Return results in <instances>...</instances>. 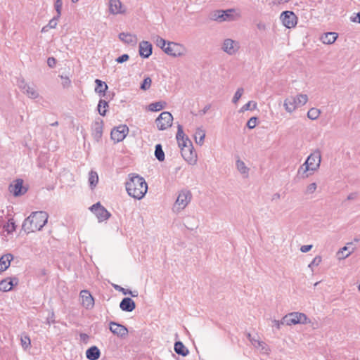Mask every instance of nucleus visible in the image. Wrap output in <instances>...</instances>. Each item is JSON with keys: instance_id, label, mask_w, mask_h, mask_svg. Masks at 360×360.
I'll return each instance as SVG.
<instances>
[{"instance_id": "1", "label": "nucleus", "mask_w": 360, "mask_h": 360, "mask_svg": "<svg viewBox=\"0 0 360 360\" xmlns=\"http://www.w3.org/2000/svg\"><path fill=\"white\" fill-rule=\"evenodd\" d=\"M126 190L130 196L141 200L148 191V185L143 177L133 175L126 183Z\"/></svg>"}, {"instance_id": "2", "label": "nucleus", "mask_w": 360, "mask_h": 360, "mask_svg": "<svg viewBox=\"0 0 360 360\" xmlns=\"http://www.w3.org/2000/svg\"><path fill=\"white\" fill-rule=\"evenodd\" d=\"M48 217L46 212H33L23 221L22 229L27 233L39 231L47 223Z\"/></svg>"}, {"instance_id": "3", "label": "nucleus", "mask_w": 360, "mask_h": 360, "mask_svg": "<svg viewBox=\"0 0 360 360\" xmlns=\"http://www.w3.org/2000/svg\"><path fill=\"white\" fill-rule=\"evenodd\" d=\"M183 158L190 165L195 164L197 154L188 136H176Z\"/></svg>"}, {"instance_id": "4", "label": "nucleus", "mask_w": 360, "mask_h": 360, "mask_svg": "<svg viewBox=\"0 0 360 360\" xmlns=\"http://www.w3.org/2000/svg\"><path fill=\"white\" fill-rule=\"evenodd\" d=\"M321 163V152L319 150H316L314 153H311L304 163L300 166L298 169V174L301 175L302 178H307L309 176V174H307V172L316 171L320 166Z\"/></svg>"}, {"instance_id": "5", "label": "nucleus", "mask_w": 360, "mask_h": 360, "mask_svg": "<svg viewBox=\"0 0 360 360\" xmlns=\"http://www.w3.org/2000/svg\"><path fill=\"white\" fill-rule=\"evenodd\" d=\"M308 101L307 94H298L295 96H290L284 100V108L288 112H292L296 109L304 105Z\"/></svg>"}, {"instance_id": "6", "label": "nucleus", "mask_w": 360, "mask_h": 360, "mask_svg": "<svg viewBox=\"0 0 360 360\" xmlns=\"http://www.w3.org/2000/svg\"><path fill=\"white\" fill-rule=\"evenodd\" d=\"M284 321H285V324L288 326L295 325V324H306L309 321L307 316L303 314L300 312H292L284 316Z\"/></svg>"}, {"instance_id": "7", "label": "nucleus", "mask_w": 360, "mask_h": 360, "mask_svg": "<svg viewBox=\"0 0 360 360\" xmlns=\"http://www.w3.org/2000/svg\"><path fill=\"white\" fill-rule=\"evenodd\" d=\"M191 200V193L189 191H181L177 197L173 210L179 212L184 210Z\"/></svg>"}, {"instance_id": "8", "label": "nucleus", "mask_w": 360, "mask_h": 360, "mask_svg": "<svg viewBox=\"0 0 360 360\" xmlns=\"http://www.w3.org/2000/svg\"><path fill=\"white\" fill-rule=\"evenodd\" d=\"M89 210L93 212L99 222L104 221L108 219L111 214L101 204L98 202L89 207Z\"/></svg>"}, {"instance_id": "9", "label": "nucleus", "mask_w": 360, "mask_h": 360, "mask_svg": "<svg viewBox=\"0 0 360 360\" xmlns=\"http://www.w3.org/2000/svg\"><path fill=\"white\" fill-rule=\"evenodd\" d=\"M173 117L169 112H162L155 120L156 126L160 130H165L172 124Z\"/></svg>"}, {"instance_id": "10", "label": "nucleus", "mask_w": 360, "mask_h": 360, "mask_svg": "<svg viewBox=\"0 0 360 360\" xmlns=\"http://www.w3.org/2000/svg\"><path fill=\"white\" fill-rule=\"evenodd\" d=\"M186 52V49L180 44L174 42H167V46L165 49V53L173 57H180Z\"/></svg>"}, {"instance_id": "11", "label": "nucleus", "mask_w": 360, "mask_h": 360, "mask_svg": "<svg viewBox=\"0 0 360 360\" xmlns=\"http://www.w3.org/2000/svg\"><path fill=\"white\" fill-rule=\"evenodd\" d=\"M280 19L283 25L288 29L294 28L297 24L298 18L292 11H283L280 15Z\"/></svg>"}, {"instance_id": "12", "label": "nucleus", "mask_w": 360, "mask_h": 360, "mask_svg": "<svg viewBox=\"0 0 360 360\" xmlns=\"http://www.w3.org/2000/svg\"><path fill=\"white\" fill-rule=\"evenodd\" d=\"M8 191L14 196L17 197L24 195L27 191V188L23 186V180L22 179H17L10 184Z\"/></svg>"}, {"instance_id": "13", "label": "nucleus", "mask_w": 360, "mask_h": 360, "mask_svg": "<svg viewBox=\"0 0 360 360\" xmlns=\"http://www.w3.org/2000/svg\"><path fill=\"white\" fill-rule=\"evenodd\" d=\"M238 17H240L239 13L233 9L217 11L213 15V19L221 21L234 20Z\"/></svg>"}, {"instance_id": "14", "label": "nucleus", "mask_w": 360, "mask_h": 360, "mask_svg": "<svg viewBox=\"0 0 360 360\" xmlns=\"http://www.w3.org/2000/svg\"><path fill=\"white\" fill-rule=\"evenodd\" d=\"M110 330L120 338H124L128 334V329L123 325L110 321L109 324Z\"/></svg>"}, {"instance_id": "15", "label": "nucleus", "mask_w": 360, "mask_h": 360, "mask_svg": "<svg viewBox=\"0 0 360 360\" xmlns=\"http://www.w3.org/2000/svg\"><path fill=\"white\" fill-rule=\"evenodd\" d=\"M80 297L83 306L86 309L94 307V300L89 290H83L80 292Z\"/></svg>"}, {"instance_id": "16", "label": "nucleus", "mask_w": 360, "mask_h": 360, "mask_svg": "<svg viewBox=\"0 0 360 360\" xmlns=\"http://www.w3.org/2000/svg\"><path fill=\"white\" fill-rule=\"evenodd\" d=\"M18 283L17 278H8L0 282V290L3 292H8L12 290L14 285Z\"/></svg>"}, {"instance_id": "17", "label": "nucleus", "mask_w": 360, "mask_h": 360, "mask_svg": "<svg viewBox=\"0 0 360 360\" xmlns=\"http://www.w3.org/2000/svg\"><path fill=\"white\" fill-rule=\"evenodd\" d=\"M109 10L112 14H120L124 13L125 8L120 0H110Z\"/></svg>"}, {"instance_id": "18", "label": "nucleus", "mask_w": 360, "mask_h": 360, "mask_svg": "<svg viewBox=\"0 0 360 360\" xmlns=\"http://www.w3.org/2000/svg\"><path fill=\"white\" fill-rule=\"evenodd\" d=\"M120 308L127 312H131L136 308L134 301L130 297H124L120 303Z\"/></svg>"}, {"instance_id": "19", "label": "nucleus", "mask_w": 360, "mask_h": 360, "mask_svg": "<svg viewBox=\"0 0 360 360\" xmlns=\"http://www.w3.org/2000/svg\"><path fill=\"white\" fill-rule=\"evenodd\" d=\"M139 53L144 58L149 57L152 53V45L148 41H141L139 44Z\"/></svg>"}, {"instance_id": "20", "label": "nucleus", "mask_w": 360, "mask_h": 360, "mask_svg": "<svg viewBox=\"0 0 360 360\" xmlns=\"http://www.w3.org/2000/svg\"><path fill=\"white\" fill-rule=\"evenodd\" d=\"M13 259L11 254H6L0 258V273L6 271L10 266L11 261Z\"/></svg>"}, {"instance_id": "21", "label": "nucleus", "mask_w": 360, "mask_h": 360, "mask_svg": "<svg viewBox=\"0 0 360 360\" xmlns=\"http://www.w3.org/2000/svg\"><path fill=\"white\" fill-rule=\"evenodd\" d=\"M120 40L126 44L135 46L137 43V37L136 35L129 33H121L119 36Z\"/></svg>"}, {"instance_id": "22", "label": "nucleus", "mask_w": 360, "mask_h": 360, "mask_svg": "<svg viewBox=\"0 0 360 360\" xmlns=\"http://www.w3.org/2000/svg\"><path fill=\"white\" fill-rule=\"evenodd\" d=\"M101 356V352L96 346H92L86 352V356L89 360H97Z\"/></svg>"}, {"instance_id": "23", "label": "nucleus", "mask_w": 360, "mask_h": 360, "mask_svg": "<svg viewBox=\"0 0 360 360\" xmlns=\"http://www.w3.org/2000/svg\"><path fill=\"white\" fill-rule=\"evenodd\" d=\"M238 44L231 39H226L224 43L223 49L224 51L229 54L234 53L238 49Z\"/></svg>"}, {"instance_id": "24", "label": "nucleus", "mask_w": 360, "mask_h": 360, "mask_svg": "<svg viewBox=\"0 0 360 360\" xmlns=\"http://www.w3.org/2000/svg\"><path fill=\"white\" fill-rule=\"evenodd\" d=\"M174 349L177 354L182 356H186L189 353L188 348L181 341L174 343Z\"/></svg>"}, {"instance_id": "25", "label": "nucleus", "mask_w": 360, "mask_h": 360, "mask_svg": "<svg viewBox=\"0 0 360 360\" xmlns=\"http://www.w3.org/2000/svg\"><path fill=\"white\" fill-rule=\"evenodd\" d=\"M236 167L238 171L243 175L244 178L248 177L250 169L246 167L245 162L240 158L236 160Z\"/></svg>"}, {"instance_id": "26", "label": "nucleus", "mask_w": 360, "mask_h": 360, "mask_svg": "<svg viewBox=\"0 0 360 360\" xmlns=\"http://www.w3.org/2000/svg\"><path fill=\"white\" fill-rule=\"evenodd\" d=\"M338 37L336 32H327L325 33L321 37V40L323 44H331L334 43Z\"/></svg>"}, {"instance_id": "27", "label": "nucleus", "mask_w": 360, "mask_h": 360, "mask_svg": "<svg viewBox=\"0 0 360 360\" xmlns=\"http://www.w3.org/2000/svg\"><path fill=\"white\" fill-rule=\"evenodd\" d=\"M251 344L263 353H267L269 351L268 345L264 342L260 341L255 338V339H251Z\"/></svg>"}, {"instance_id": "28", "label": "nucleus", "mask_w": 360, "mask_h": 360, "mask_svg": "<svg viewBox=\"0 0 360 360\" xmlns=\"http://www.w3.org/2000/svg\"><path fill=\"white\" fill-rule=\"evenodd\" d=\"M88 181L91 189H94L96 186L98 181V176L96 172L91 170L89 173Z\"/></svg>"}, {"instance_id": "29", "label": "nucleus", "mask_w": 360, "mask_h": 360, "mask_svg": "<svg viewBox=\"0 0 360 360\" xmlns=\"http://www.w3.org/2000/svg\"><path fill=\"white\" fill-rule=\"evenodd\" d=\"M129 133V128L125 124H121L116 128L112 129L110 135L123 134L126 135Z\"/></svg>"}, {"instance_id": "30", "label": "nucleus", "mask_w": 360, "mask_h": 360, "mask_svg": "<svg viewBox=\"0 0 360 360\" xmlns=\"http://www.w3.org/2000/svg\"><path fill=\"white\" fill-rule=\"evenodd\" d=\"M155 156L156 159L160 162H162L165 160V153L162 150V145L160 143H158L155 146Z\"/></svg>"}, {"instance_id": "31", "label": "nucleus", "mask_w": 360, "mask_h": 360, "mask_svg": "<svg viewBox=\"0 0 360 360\" xmlns=\"http://www.w3.org/2000/svg\"><path fill=\"white\" fill-rule=\"evenodd\" d=\"M95 83L96 84V86L95 88L96 92L99 94L105 93V91L108 89V86L104 82H102L98 79H96L95 80Z\"/></svg>"}, {"instance_id": "32", "label": "nucleus", "mask_w": 360, "mask_h": 360, "mask_svg": "<svg viewBox=\"0 0 360 360\" xmlns=\"http://www.w3.org/2000/svg\"><path fill=\"white\" fill-rule=\"evenodd\" d=\"M166 105V102L165 101H158L155 103H153L149 105L148 109L150 111H160L163 109Z\"/></svg>"}, {"instance_id": "33", "label": "nucleus", "mask_w": 360, "mask_h": 360, "mask_svg": "<svg viewBox=\"0 0 360 360\" xmlns=\"http://www.w3.org/2000/svg\"><path fill=\"white\" fill-rule=\"evenodd\" d=\"M108 103L104 100H101L98 105V110L101 115L105 116L108 110Z\"/></svg>"}, {"instance_id": "34", "label": "nucleus", "mask_w": 360, "mask_h": 360, "mask_svg": "<svg viewBox=\"0 0 360 360\" xmlns=\"http://www.w3.org/2000/svg\"><path fill=\"white\" fill-rule=\"evenodd\" d=\"M321 111L319 109L316 108H312L309 109V110L307 112V117L310 120H316L317 119L320 115Z\"/></svg>"}, {"instance_id": "35", "label": "nucleus", "mask_w": 360, "mask_h": 360, "mask_svg": "<svg viewBox=\"0 0 360 360\" xmlns=\"http://www.w3.org/2000/svg\"><path fill=\"white\" fill-rule=\"evenodd\" d=\"M155 44L158 46L160 47L164 51L165 49L167 46V42L159 36L155 37Z\"/></svg>"}, {"instance_id": "36", "label": "nucleus", "mask_w": 360, "mask_h": 360, "mask_svg": "<svg viewBox=\"0 0 360 360\" xmlns=\"http://www.w3.org/2000/svg\"><path fill=\"white\" fill-rule=\"evenodd\" d=\"M347 247L345 246L344 248H342L338 252L337 255L340 259H345V258L349 257L351 255V253L352 252V251H350V252H348L347 253L345 254V251H347Z\"/></svg>"}, {"instance_id": "37", "label": "nucleus", "mask_w": 360, "mask_h": 360, "mask_svg": "<svg viewBox=\"0 0 360 360\" xmlns=\"http://www.w3.org/2000/svg\"><path fill=\"white\" fill-rule=\"evenodd\" d=\"M151 83L152 80L150 77L145 78L141 86V89L144 91L149 89L151 86Z\"/></svg>"}, {"instance_id": "38", "label": "nucleus", "mask_w": 360, "mask_h": 360, "mask_svg": "<svg viewBox=\"0 0 360 360\" xmlns=\"http://www.w3.org/2000/svg\"><path fill=\"white\" fill-rule=\"evenodd\" d=\"M321 257L318 255V256H316L313 260L311 262V263L308 265V267L311 269L313 268V266H317L320 264V263L321 262Z\"/></svg>"}, {"instance_id": "39", "label": "nucleus", "mask_w": 360, "mask_h": 360, "mask_svg": "<svg viewBox=\"0 0 360 360\" xmlns=\"http://www.w3.org/2000/svg\"><path fill=\"white\" fill-rule=\"evenodd\" d=\"M243 91H244V90H243V88H239V89L236 91V94H235V95H234V96H233V102L234 103H237V102H238V101H239V99L241 98V96H242V95H243Z\"/></svg>"}, {"instance_id": "40", "label": "nucleus", "mask_w": 360, "mask_h": 360, "mask_svg": "<svg viewBox=\"0 0 360 360\" xmlns=\"http://www.w3.org/2000/svg\"><path fill=\"white\" fill-rule=\"evenodd\" d=\"M257 118L256 117H251L247 123V126L250 129H253L257 125Z\"/></svg>"}, {"instance_id": "41", "label": "nucleus", "mask_w": 360, "mask_h": 360, "mask_svg": "<svg viewBox=\"0 0 360 360\" xmlns=\"http://www.w3.org/2000/svg\"><path fill=\"white\" fill-rule=\"evenodd\" d=\"M21 345L22 347L25 349L29 347L31 345V341L29 337L25 336L24 338H21Z\"/></svg>"}, {"instance_id": "42", "label": "nucleus", "mask_w": 360, "mask_h": 360, "mask_svg": "<svg viewBox=\"0 0 360 360\" xmlns=\"http://www.w3.org/2000/svg\"><path fill=\"white\" fill-rule=\"evenodd\" d=\"M252 105V108H255L256 106H257V104H256V103H254V102H252V101H249L248 103L245 104L241 108V111L244 112V111L250 110L251 108Z\"/></svg>"}, {"instance_id": "43", "label": "nucleus", "mask_w": 360, "mask_h": 360, "mask_svg": "<svg viewBox=\"0 0 360 360\" xmlns=\"http://www.w3.org/2000/svg\"><path fill=\"white\" fill-rule=\"evenodd\" d=\"M55 8L58 13V17L60 15L61 8H62V1L61 0H56L55 3Z\"/></svg>"}, {"instance_id": "44", "label": "nucleus", "mask_w": 360, "mask_h": 360, "mask_svg": "<svg viewBox=\"0 0 360 360\" xmlns=\"http://www.w3.org/2000/svg\"><path fill=\"white\" fill-rule=\"evenodd\" d=\"M113 287L116 290L121 292L123 295H128V292L129 290V289L124 288L122 286L118 285H114Z\"/></svg>"}, {"instance_id": "45", "label": "nucleus", "mask_w": 360, "mask_h": 360, "mask_svg": "<svg viewBox=\"0 0 360 360\" xmlns=\"http://www.w3.org/2000/svg\"><path fill=\"white\" fill-rule=\"evenodd\" d=\"M129 56L127 54H123L121 56L118 57L116 59V61L118 63H122L127 61L129 60Z\"/></svg>"}, {"instance_id": "46", "label": "nucleus", "mask_w": 360, "mask_h": 360, "mask_svg": "<svg viewBox=\"0 0 360 360\" xmlns=\"http://www.w3.org/2000/svg\"><path fill=\"white\" fill-rule=\"evenodd\" d=\"M316 183H311L310 184L307 188V191L309 193H313L316 189Z\"/></svg>"}, {"instance_id": "47", "label": "nucleus", "mask_w": 360, "mask_h": 360, "mask_svg": "<svg viewBox=\"0 0 360 360\" xmlns=\"http://www.w3.org/2000/svg\"><path fill=\"white\" fill-rule=\"evenodd\" d=\"M273 323L274 326H275L277 329H279L281 325L285 324V321H284V317L281 321L274 320Z\"/></svg>"}, {"instance_id": "48", "label": "nucleus", "mask_w": 360, "mask_h": 360, "mask_svg": "<svg viewBox=\"0 0 360 360\" xmlns=\"http://www.w3.org/2000/svg\"><path fill=\"white\" fill-rule=\"evenodd\" d=\"M27 94L31 98H35L37 96V91L33 88H28L27 89Z\"/></svg>"}, {"instance_id": "49", "label": "nucleus", "mask_w": 360, "mask_h": 360, "mask_svg": "<svg viewBox=\"0 0 360 360\" xmlns=\"http://www.w3.org/2000/svg\"><path fill=\"white\" fill-rule=\"evenodd\" d=\"M313 245H302L301 248H300V251L302 252H309V250H311Z\"/></svg>"}, {"instance_id": "50", "label": "nucleus", "mask_w": 360, "mask_h": 360, "mask_svg": "<svg viewBox=\"0 0 360 360\" xmlns=\"http://www.w3.org/2000/svg\"><path fill=\"white\" fill-rule=\"evenodd\" d=\"M110 140L113 141L114 143H119L122 141L126 136H117L116 139V136H110Z\"/></svg>"}, {"instance_id": "51", "label": "nucleus", "mask_w": 360, "mask_h": 360, "mask_svg": "<svg viewBox=\"0 0 360 360\" xmlns=\"http://www.w3.org/2000/svg\"><path fill=\"white\" fill-rule=\"evenodd\" d=\"M192 137L195 139L196 143L199 144V145L203 144L204 140L205 138V136H198H198H192Z\"/></svg>"}, {"instance_id": "52", "label": "nucleus", "mask_w": 360, "mask_h": 360, "mask_svg": "<svg viewBox=\"0 0 360 360\" xmlns=\"http://www.w3.org/2000/svg\"><path fill=\"white\" fill-rule=\"evenodd\" d=\"M47 63H48L49 66L53 67L56 63V60L54 58L51 57V58H48Z\"/></svg>"}, {"instance_id": "53", "label": "nucleus", "mask_w": 360, "mask_h": 360, "mask_svg": "<svg viewBox=\"0 0 360 360\" xmlns=\"http://www.w3.org/2000/svg\"><path fill=\"white\" fill-rule=\"evenodd\" d=\"M54 316H55L54 312L52 311L51 315L47 319V321H48L49 324L55 323Z\"/></svg>"}, {"instance_id": "54", "label": "nucleus", "mask_w": 360, "mask_h": 360, "mask_svg": "<svg viewBox=\"0 0 360 360\" xmlns=\"http://www.w3.org/2000/svg\"><path fill=\"white\" fill-rule=\"evenodd\" d=\"M357 193H352L348 195L347 196V200H354L357 198Z\"/></svg>"}, {"instance_id": "55", "label": "nucleus", "mask_w": 360, "mask_h": 360, "mask_svg": "<svg viewBox=\"0 0 360 360\" xmlns=\"http://www.w3.org/2000/svg\"><path fill=\"white\" fill-rule=\"evenodd\" d=\"M57 25V22L56 20L53 19L51 20H50L49 23V26L51 27V28H54Z\"/></svg>"}, {"instance_id": "56", "label": "nucleus", "mask_w": 360, "mask_h": 360, "mask_svg": "<svg viewBox=\"0 0 360 360\" xmlns=\"http://www.w3.org/2000/svg\"><path fill=\"white\" fill-rule=\"evenodd\" d=\"M128 295H130L131 297H135L138 296L139 293H138V291H136V290L132 291V290H129Z\"/></svg>"}, {"instance_id": "57", "label": "nucleus", "mask_w": 360, "mask_h": 360, "mask_svg": "<svg viewBox=\"0 0 360 360\" xmlns=\"http://www.w3.org/2000/svg\"><path fill=\"white\" fill-rule=\"evenodd\" d=\"M80 338L83 341H86L89 338V335L86 333H81L80 334Z\"/></svg>"}, {"instance_id": "58", "label": "nucleus", "mask_w": 360, "mask_h": 360, "mask_svg": "<svg viewBox=\"0 0 360 360\" xmlns=\"http://www.w3.org/2000/svg\"><path fill=\"white\" fill-rule=\"evenodd\" d=\"M183 134H184L183 128L181 126L179 125L178 127V131H177L176 135H182Z\"/></svg>"}, {"instance_id": "59", "label": "nucleus", "mask_w": 360, "mask_h": 360, "mask_svg": "<svg viewBox=\"0 0 360 360\" xmlns=\"http://www.w3.org/2000/svg\"><path fill=\"white\" fill-rule=\"evenodd\" d=\"M280 196H281V195H280V194H279V193H275V194L273 195V200L278 199V198H280Z\"/></svg>"}, {"instance_id": "60", "label": "nucleus", "mask_w": 360, "mask_h": 360, "mask_svg": "<svg viewBox=\"0 0 360 360\" xmlns=\"http://www.w3.org/2000/svg\"><path fill=\"white\" fill-rule=\"evenodd\" d=\"M290 0H277L278 4H284L290 1Z\"/></svg>"}, {"instance_id": "61", "label": "nucleus", "mask_w": 360, "mask_h": 360, "mask_svg": "<svg viewBox=\"0 0 360 360\" xmlns=\"http://www.w3.org/2000/svg\"><path fill=\"white\" fill-rule=\"evenodd\" d=\"M247 337L250 342H251V339H255V337H252L250 333H248Z\"/></svg>"}, {"instance_id": "62", "label": "nucleus", "mask_w": 360, "mask_h": 360, "mask_svg": "<svg viewBox=\"0 0 360 360\" xmlns=\"http://www.w3.org/2000/svg\"><path fill=\"white\" fill-rule=\"evenodd\" d=\"M11 226H12V229H11V231H13V230L15 229V224H14V223H13V222H12V223H11Z\"/></svg>"}, {"instance_id": "63", "label": "nucleus", "mask_w": 360, "mask_h": 360, "mask_svg": "<svg viewBox=\"0 0 360 360\" xmlns=\"http://www.w3.org/2000/svg\"><path fill=\"white\" fill-rule=\"evenodd\" d=\"M354 241L358 242V241H359V239L356 238H354Z\"/></svg>"}, {"instance_id": "64", "label": "nucleus", "mask_w": 360, "mask_h": 360, "mask_svg": "<svg viewBox=\"0 0 360 360\" xmlns=\"http://www.w3.org/2000/svg\"><path fill=\"white\" fill-rule=\"evenodd\" d=\"M358 290H360V284L358 286Z\"/></svg>"}]
</instances>
